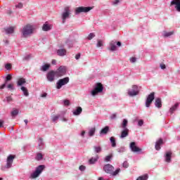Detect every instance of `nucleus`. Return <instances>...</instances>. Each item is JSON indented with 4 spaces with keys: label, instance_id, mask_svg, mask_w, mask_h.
Returning a JSON list of instances; mask_svg holds the SVG:
<instances>
[{
    "label": "nucleus",
    "instance_id": "obj_1",
    "mask_svg": "<svg viewBox=\"0 0 180 180\" xmlns=\"http://www.w3.org/2000/svg\"><path fill=\"white\" fill-rule=\"evenodd\" d=\"M103 171H105L106 174H110L112 176H116L119 175V173L120 172L121 169L120 168H118L115 171V167L112 166V165L107 164L104 165Z\"/></svg>",
    "mask_w": 180,
    "mask_h": 180
},
{
    "label": "nucleus",
    "instance_id": "obj_2",
    "mask_svg": "<svg viewBox=\"0 0 180 180\" xmlns=\"http://www.w3.org/2000/svg\"><path fill=\"white\" fill-rule=\"evenodd\" d=\"M30 34H33V26L27 24L22 27V36L24 37H27L28 36H30Z\"/></svg>",
    "mask_w": 180,
    "mask_h": 180
},
{
    "label": "nucleus",
    "instance_id": "obj_3",
    "mask_svg": "<svg viewBox=\"0 0 180 180\" xmlns=\"http://www.w3.org/2000/svg\"><path fill=\"white\" fill-rule=\"evenodd\" d=\"M103 85H102L101 83H97L96 87L91 91V95L95 96L96 95H98V94L103 92Z\"/></svg>",
    "mask_w": 180,
    "mask_h": 180
},
{
    "label": "nucleus",
    "instance_id": "obj_4",
    "mask_svg": "<svg viewBox=\"0 0 180 180\" xmlns=\"http://www.w3.org/2000/svg\"><path fill=\"white\" fill-rule=\"evenodd\" d=\"M155 99V93L152 92L149 95H148L146 100V107L150 108L151 106V103H153V101Z\"/></svg>",
    "mask_w": 180,
    "mask_h": 180
},
{
    "label": "nucleus",
    "instance_id": "obj_5",
    "mask_svg": "<svg viewBox=\"0 0 180 180\" xmlns=\"http://www.w3.org/2000/svg\"><path fill=\"white\" fill-rule=\"evenodd\" d=\"M44 167H45L44 165L38 166L37 167L35 172L31 174V178L32 179L37 178L39 176V175H40V174H41V172H43V169H44Z\"/></svg>",
    "mask_w": 180,
    "mask_h": 180
},
{
    "label": "nucleus",
    "instance_id": "obj_6",
    "mask_svg": "<svg viewBox=\"0 0 180 180\" xmlns=\"http://www.w3.org/2000/svg\"><path fill=\"white\" fill-rule=\"evenodd\" d=\"M70 82V77H65L63 79H60L56 83V88L57 89H61V87L63 86V85H67Z\"/></svg>",
    "mask_w": 180,
    "mask_h": 180
},
{
    "label": "nucleus",
    "instance_id": "obj_7",
    "mask_svg": "<svg viewBox=\"0 0 180 180\" xmlns=\"http://www.w3.org/2000/svg\"><path fill=\"white\" fill-rule=\"evenodd\" d=\"M139 92V86L137 85H133L131 89L128 90V95L129 96H136Z\"/></svg>",
    "mask_w": 180,
    "mask_h": 180
},
{
    "label": "nucleus",
    "instance_id": "obj_8",
    "mask_svg": "<svg viewBox=\"0 0 180 180\" xmlns=\"http://www.w3.org/2000/svg\"><path fill=\"white\" fill-rule=\"evenodd\" d=\"M92 7H84L80 6L75 9V15H78L79 13H82V12H84V13H86V12H89V11H92Z\"/></svg>",
    "mask_w": 180,
    "mask_h": 180
},
{
    "label": "nucleus",
    "instance_id": "obj_9",
    "mask_svg": "<svg viewBox=\"0 0 180 180\" xmlns=\"http://www.w3.org/2000/svg\"><path fill=\"white\" fill-rule=\"evenodd\" d=\"M15 158L16 156L13 155H8L7 158L6 165L5 168H7V169L11 168L12 164H13V160H15Z\"/></svg>",
    "mask_w": 180,
    "mask_h": 180
},
{
    "label": "nucleus",
    "instance_id": "obj_10",
    "mask_svg": "<svg viewBox=\"0 0 180 180\" xmlns=\"http://www.w3.org/2000/svg\"><path fill=\"white\" fill-rule=\"evenodd\" d=\"M65 12L62 14V20L63 23H65V20L70 18V15H71V11H70V8L65 7L64 9Z\"/></svg>",
    "mask_w": 180,
    "mask_h": 180
},
{
    "label": "nucleus",
    "instance_id": "obj_11",
    "mask_svg": "<svg viewBox=\"0 0 180 180\" xmlns=\"http://www.w3.org/2000/svg\"><path fill=\"white\" fill-rule=\"evenodd\" d=\"M67 70H65V67L60 66L56 71H55L56 77H63V75H65Z\"/></svg>",
    "mask_w": 180,
    "mask_h": 180
},
{
    "label": "nucleus",
    "instance_id": "obj_12",
    "mask_svg": "<svg viewBox=\"0 0 180 180\" xmlns=\"http://www.w3.org/2000/svg\"><path fill=\"white\" fill-rule=\"evenodd\" d=\"M56 77V72L54 70H51L48 72L46 75V78L49 82H53L54 81V77Z\"/></svg>",
    "mask_w": 180,
    "mask_h": 180
},
{
    "label": "nucleus",
    "instance_id": "obj_13",
    "mask_svg": "<svg viewBox=\"0 0 180 180\" xmlns=\"http://www.w3.org/2000/svg\"><path fill=\"white\" fill-rule=\"evenodd\" d=\"M130 148L131 150V151H133V153H139L140 151H141V148L137 147V146H136V142H131L130 143Z\"/></svg>",
    "mask_w": 180,
    "mask_h": 180
},
{
    "label": "nucleus",
    "instance_id": "obj_14",
    "mask_svg": "<svg viewBox=\"0 0 180 180\" xmlns=\"http://www.w3.org/2000/svg\"><path fill=\"white\" fill-rule=\"evenodd\" d=\"M171 6L175 5V9L177 12H180V0H172L170 3Z\"/></svg>",
    "mask_w": 180,
    "mask_h": 180
},
{
    "label": "nucleus",
    "instance_id": "obj_15",
    "mask_svg": "<svg viewBox=\"0 0 180 180\" xmlns=\"http://www.w3.org/2000/svg\"><path fill=\"white\" fill-rule=\"evenodd\" d=\"M163 141L162 139H160L155 143V150H157L158 151H159V150H161V146L162 144H163Z\"/></svg>",
    "mask_w": 180,
    "mask_h": 180
},
{
    "label": "nucleus",
    "instance_id": "obj_16",
    "mask_svg": "<svg viewBox=\"0 0 180 180\" xmlns=\"http://www.w3.org/2000/svg\"><path fill=\"white\" fill-rule=\"evenodd\" d=\"M108 50L110 51H116V42L115 41L110 42V48H108Z\"/></svg>",
    "mask_w": 180,
    "mask_h": 180
},
{
    "label": "nucleus",
    "instance_id": "obj_17",
    "mask_svg": "<svg viewBox=\"0 0 180 180\" xmlns=\"http://www.w3.org/2000/svg\"><path fill=\"white\" fill-rule=\"evenodd\" d=\"M155 106L156 108H158L159 109L162 108V103L161 101V98H158L155 99Z\"/></svg>",
    "mask_w": 180,
    "mask_h": 180
},
{
    "label": "nucleus",
    "instance_id": "obj_18",
    "mask_svg": "<svg viewBox=\"0 0 180 180\" xmlns=\"http://www.w3.org/2000/svg\"><path fill=\"white\" fill-rule=\"evenodd\" d=\"M11 79H12V75H8L6 77L5 83L0 86V89H4L6 86V82H8V81H11Z\"/></svg>",
    "mask_w": 180,
    "mask_h": 180
},
{
    "label": "nucleus",
    "instance_id": "obj_19",
    "mask_svg": "<svg viewBox=\"0 0 180 180\" xmlns=\"http://www.w3.org/2000/svg\"><path fill=\"white\" fill-rule=\"evenodd\" d=\"M171 157H172V152H167L165 154V161L166 162H171Z\"/></svg>",
    "mask_w": 180,
    "mask_h": 180
},
{
    "label": "nucleus",
    "instance_id": "obj_20",
    "mask_svg": "<svg viewBox=\"0 0 180 180\" xmlns=\"http://www.w3.org/2000/svg\"><path fill=\"white\" fill-rule=\"evenodd\" d=\"M57 54L58 56H60V57H63L64 56H66L67 54V50L62 49H58L57 51Z\"/></svg>",
    "mask_w": 180,
    "mask_h": 180
},
{
    "label": "nucleus",
    "instance_id": "obj_21",
    "mask_svg": "<svg viewBox=\"0 0 180 180\" xmlns=\"http://www.w3.org/2000/svg\"><path fill=\"white\" fill-rule=\"evenodd\" d=\"M5 32L7 34H12L15 32V27H9L5 29Z\"/></svg>",
    "mask_w": 180,
    "mask_h": 180
},
{
    "label": "nucleus",
    "instance_id": "obj_22",
    "mask_svg": "<svg viewBox=\"0 0 180 180\" xmlns=\"http://www.w3.org/2000/svg\"><path fill=\"white\" fill-rule=\"evenodd\" d=\"M127 136H129V129H126L121 132L120 138L124 139V137H127Z\"/></svg>",
    "mask_w": 180,
    "mask_h": 180
},
{
    "label": "nucleus",
    "instance_id": "obj_23",
    "mask_svg": "<svg viewBox=\"0 0 180 180\" xmlns=\"http://www.w3.org/2000/svg\"><path fill=\"white\" fill-rule=\"evenodd\" d=\"M81 113H82V108L81 107H77L76 110L73 112V115H75V116H78V115H81Z\"/></svg>",
    "mask_w": 180,
    "mask_h": 180
},
{
    "label": "nucleus",
    "instance_id": "obj_24",
    "mask_svg": "<svg viewBox=\"0 0 180 180\" xmlns=\"http://www.w3.org/2000/svg\"><path fill=\"white\" fill-rule=\"evenodd\" d=\"M178 106H179V103H176V104H174V105H173L170 109H169V112L170 113H174V112H175V110H176V109H178Z\"/></svg>",
    "mask_w": 180,
    "mask_h": 180
},
{
    "label": "nucleus",
    "instance_id": "obj_25",
    "mask_svg": "<svg viewBox=\"0 0 180 180\" xmlns=\"http://www.w3.org/2000/svg\"><path fill=\"white\" fill-rule=\"evenodd\" d=\"M108 131H109V127L106 126L101 130L100 134H108Z\"/></svg>",
    "mask_w": 180,
    "mask_h": 180
},
{
    "label": "nucleus",
    "instance_id": "obj_26",
    "mask_svg": "<svg viewBox=\"0 0 180 180\" xmlns=\"http://www.w3.org/2000/svg\"><path fill=\"white\" fill-rule=\"evenodd\" d=\"M174 31H172V32H167V31H165L163 32V37H169L170 36H172V34H174Z\"/></svg>",
    "mask_w": 180,
    "mask_h": 180
},
{
    "label": "nucleus",
    "instance_id": "obj_27",
    "mask_svg": "<svg viewBox=\"0 0 180 180\" xmlns=\"http://www.w3.org/2000/svg\"><path fill=\"white\" fill-rule=\"evenodd\" d=\"M23 84H26V79H25L24 78H20L18 81V86H22Z\"/></svg>",
    "mask_w": 180,
    "mask_h": 180
},
{
    "label": "nucleus",
    "instance_id": "obj_28",
    "mask_svg": "<svg viewBox=\"0 0 180 180\" xmlns=\"http://www.w3.org/2000/svg\"><path fill=\"white\" fill-rule=\"evenodd\" d=\"M18 115H19V110L13 108V111L11 112V116L15 117V116H18Z\"/></svg>",
    "mask_w": 180,
    "mask_h": 180
},
{
    "label": "nucleus",
    "instance_id": "obj_29",
    "mask_svg": "<svg viewBox=\"0 0 180 180\" xmlns=\"http://www.w3.org/2000/svg\"><path fill=\"white\" fill-rule=\"evenodd\" d=\"M148 179V174H146L143 176H139L136 180H147Z\"/></svg>",
    "mask_w": 180,
    "mask_h": 180
},
{
    "label": "nucleus",
    "instance_id": "obj_30",
    "mask_svg": "<svg viewBox=\"0 0 180 180\" xmlns=\"http://www.w3.org/2000/svg\"><path fill=\"white\" fill-rule=\"evenodd\" d=\"M21 91H22L25 96H27L29 95V91H27V89L26 87L22 86Z\"/></svg>",
    "mask_w": 180,
    "mask_h": 180
},
{
    "label": "nucleus",
    "instance_id": "obj_31",
    "mask_svg": "<svg viewBox=\"0 0 180 180\" xmlns=\"http://www.w3.org/2000/svg\"><path fill=\"white\" fill-rule=\"evenodd\" d=\"M94 150L95 153H102V147L101 146H94Z\"/></svg>",
    "mask_w": 180,
    "mask_h": 180
},
{
    "label": "nucleus",
    "instance_id": "obj_32",
    "mask_svg": "<svg viewBox=\"0 0 180 180\" xmlns=\"http://www.w3.org/2000/svg\"><path fill=\"white\" fill-rule=\"evenodd\" d=\"M110 143L112 144V147H116V139H115V137L111 136L110 138Z\"/></svg>",
    "mask_w": 180,
    "mask_h": 180
},
{
    "label": "nucleus",
    "instance_id": "obj_33",
    "mask_svg": "<svg viewBox=\"0 0 180 180\" xmlns=\"http://www.w3.org/2000/svg\"><path fill=\"white\" fill-rule=\"evenodd\" d=\"M96 130V129L95 127L91 128L89 131V136H90V137H92V136L95 134Z\"/></svg>",
    "mask_w": 180,
    "mask_h": 180
},
{
    "label": "nucleus",
    "instance_id": "obj_34",
    "mask_svg": "<svg viewBox=\"0 0 180 180\" xmlns=\"http://www.w3.org/2000/svg\"><path fill=\"white\" fill-rule=\"evenodd\" d=\"M50 29H51L50 27V25L47 24H44L42 27V30H44V32H48V30H50Z\"/></svg>",
    "mask_w": 180,
    "mask_h": 180
},
{
    "label": "nucleus",
    "instance_id": "obj_35",
    "mask_svg": "<svg viewBox=\"0 0 180 180\" xmlns=\"http://www.w3.org/2000/svg\"><path fill=\"white\" fill-rule=\"evenodd\" d=\"M49 68H50V65L49 64H45L42 66L41 70L45 72V71H47V70H49Z\"/></svg>",
    "mask_w": 180,
    "mask_h": 180
},
{
    "label": "nucleus",
    "instance_id": "obj_36",
    "mask_svg": "<svg viewBox=\"0 0 180 180\" xmlns=\"http://www.w3.org/2000/svg\"><path fill=\"white\" fill-rule=\"evenodd\" d=\"M36 160L37 161H40V160H43V155H41V153H37L36 156Z\"/></svg>",
    "mask_w": 180,
    "mask_h": 180
},
{
    "label": "nucleus",
    "instance_id": "obj_37",
    "mask_svg": "<svg viewBox=\"0 0 180 180\" xmlns=\"http://www.w3.org/2000/svg\"><path fill=\"white\" fill-rule=\"evenodd\" d=\"M127 123H128L127 120L124 119V120L122 122V127H123V129H126V127H127Z\"/></svg>",
    "mask_w": 180,
    "mask_h": 180
},
{
    "label": "nucleus",
    "instance_id": "obj_38",
    "mask_svg": "<svg viewBox=\"0 0 180 180\" xmlns=\"http://www.w3.org/2000/svg\"><path fill=\"white\" fill-rule=\"evenodd\" d=\"M96 161H98V159L92 158L89 160V164H94Z\"/></svg>",
    "mask_w": 180,
    "mask_h": 180
},
{
    "label": "nucleus",
    "instance_id": "obj_39",
    "mask_svg": "<svg viewBox=\"0 0 180 180\" xmlns=\"http://www.w3.org/2000/svg\"><path fill=\"white\" fill-rule=\"evenodd\" d=\"M112 155H107V156L105 157V162H109V161H110V160H112Z\"/></svg>",
    "mask_w": 180,
    "mask_h": 180
},
{
    "label": "nucleus",
    "instance_id": "obj_40",
    "mask_svg": "<svg viewBox=\"0 0 180 180\" xmlns=\"http://www.w3.org/2000/svg\"><path fill=\"white\" fill-rule=\"evenodd\" d=\"M93 37H95V34L90 33L87 37L88 40H92Z\"/></svg>",
    "mask_w": 180,
    "mask_h": 180
},
{
    "label": "nucleus",
    "instance_id": "obj_41",
    "mask_svg": "<svg viewBox=\"0 0 180 180\" xmlns=\"http://www.w3.org/2000/svg\"><path fill=\"white\" fill-rule=\"evenodd\" d=\"M59 118L60 115H54L53 117H52V120L53 122H57V120H58Z\"/></svg>",
    "mask_w": 180,
    "mask_h": 180
},
{
    "label": "nucleus",
    "instance_id": "obj_42",
    "mask_svg": "<svg viewBox=\"0 0 180 180\" xmlns=\"http://www.w3.org/2000/svg\"><path fill=\"white\" fill-rule=\"evenodd\" d=\"M15 8L18 9H22L23 8V4L22 3H18V5H15Z\"/></svg>",
    "mask_w": 180,
    "mask_h": 180
},
{
    "label": "nucleus",
    "instance_id": "obj_43",
    "mask_svg": "<svg viewBox=\"0 0 180 180\" xmlns=\"http://www.w3.org/2000/svg\"><path fill=\"white\" fill-rule=\"evenodd\" d=\"M122 167L124 168H129V162H127V161H124L122 164Z\"/></svg>",
    "mask_w": 180,
    "mask_h": 180
},
{
    "label": "nucleus",
    "instance_id": "obj_44",
    "mask_svg": "<svg viewBox=\"0 0 180 180\" xmlns=\"http://www.w3.org/2000/svg\"><path fill=\"white\" fill-rule=\"evenodd\" d=\"M5 68L6 70H11V68H12V65L11 63H7L5 65Z\"/></svg>",
    "mask_w": 180,
    "mask_h": 180
},
{
    "label": "nucleus",
    "instance_id": "obj_45",
    "mask_svg": "<svg viewBox=\"0 0 180 180\" xmlns=\"http://www.w3.org/2000/svg\"><path fill=\"white\" fill-rule=\"evenodd\" d=\"M102 46H103V42L101 40H98L97 43V47H102Z\"/></svg>",
    "mask_w": 180,
    "mask_h": 180
},
{
    "label": "nucleus",
    "instance_id": "obj_46",
    "mask_svg": "<svg viewBox=\"0 0 180 180\" xmlns=\"http://www.w3.org/2000/svg\"><path fill=\"white\" fill-rule=\"evenodd\" d=\"M38 141H39V146H43V144H44V143H43V139H41V138H39L38 139Z\"/></svg>",
    "mask_w": 180,
    "mask_h": 180
},
{
    "label": "nucleus",
    "instance_id": "obj_47",
    "mask_svg": "<svg viewBox=\"0 0 180 180\" xmlns=\"http://www.w3.org/2000/svg\"><path fill=\"white\" fill-rule=\"evenodd\" d=\"M129 61L131 63H136V61H137V59L136 58H134V57L130 58Z\"/></svg>",
    "mask_w": 180,
    "mask_h": 180
},
{
    "label": "nucleus",
    "instance_id": "obj_48",
    "mask_svg": "<svg viewBox=\"0 0 180 180\" xmlns=\"http://www.w3.org/2000/svg\"><path fill=\"white\" fill-rule=\"evenodd\" d=\"M143 124H144V121H143V120H141L138 122V126H143Z\"/></svg>",
    "mask_w": 180,
    "mask_h": 180
},
{
    "label": "nucleus",
    "instance_id": "obj_49",
    "mask_svg": "<svg viewBox=\"0 0 180 180\" xmlns=\"http://www.w3.org/2000/svg\"><path fill=\"white\" fill-rule=\"evenodd\" d=\"M64 105H65V106H68V105H70V101H68V100H65V101H64Z\"/></svg>",
    "mask_w": 180,
    "mask_h": 180
},
{
    "label": "nucleus",
    "instance_id": "obj_50",
    "mask_svg": "<svg viewBox=\"0 0 180 180\" xmlns=\"http://www.w3.org/2000/svg\"><path fill=\"white\" fill-rule=\"evenodd\" d=\"M85 169H86V167L84 165H81L79 167V169H80V171H85Z\"/></svg>",
    "mask_w": 180,
    "mask_h": 180
},
{
    "label": "nucleus",
    "instance_id": "obj_51",
    "mask_svg": "<svg viewBox=\"0 0 180 180\" xmlns=\"http://www.w3.org/2000/svg\"><path fill=\"white\" fill-rule=\"evenodd\" d=\"M160 68H161L162 70H165V68H167V67L165 66V64L161 63V64H160Z\"/></svg>",
    "mask_w": 180,
    "mask_h": 180
},
{
    "label": "nucleus",
    "instance_id": "obj_52",
    "mask_svg": "<svg viewBox=\"0 0 180 180\" xmlns=\"http://www.w3.org/2000/svg\"><path fill=\"white\" fill-rule=\"evenodd\" d=\"M75 58H76L77 60H79V58H81V53H77V54L75 56Z\"/></svg>",
    "mask_w": 180,
    "mask_h": 180
},
{
    "label": "nucleus",
    "instance_id": "obj_53",
    "mask_svg": "<svg viewBox=\"0 0 180 180\" xmlns=\"http://www.w3.org/2000/svg\"><path fill=\"white\" fill-rule=\"evenodd\" d=\"M7 88H8V89H13V84H8V85L7 86Z\"/></svg>",
    "mask_w": 180,
    "mask_h": 180
},
{
    "label": "nucleus",
    "instance_id": "obj_54",
    "mask_svg": "<svg viewBox=\"0 0 180 180\" xmlns=\"http://www.w3.org/2000/svg\"><path fill=\"white\" fill-rule=\"evenodd\" d=\"M6 99H7V102H12L13 99H12V97L11 96H8L6 97Z\"/></svg>",
    "mask_w": 180,
    "mask_h": 180
},
{
    "label": "nucleus",
    "instance_id": "obj_55",
    "mask_svg": "<svg viewBox=\"0 0 180 180\" xmlns=\"http://www.w3.org/2000/svg\"><path fill=\"white\" fill-rule=\"evenodd\" d=\"M119 2H120V0H115L112 2L113 5H117V4H119Z\"/></svg>",
    "mask_w": 180,
    "mask_h": 180
},
{
    "label": "nucleus",
    "instance_id": "obj_56",
    "mask_svg": "<svg viewBox=\"0 0 180 180\" xmlns=\"http://www.w3.org/2000/svg\"><path fill=\"white\" fill-rule=\"evenodd\" d=\"M4 120H0V129L1 127H4Z\"/></svg>",
    "mask_w": 180,
    "mask_h": 180
},
{
    "label": "nucleus",
    "instance_id": "obj_57",
    "mask_svg": "<svg viewBox=\"0 0 180 180\" xmlns=\"http://www.w3.org/2000/svg\"><path fill=\"white\" fill-rule=\"evenodd\" d=\"M51 64H53V65H56V64H57V61L56 60H52Z\"/></svg>",
    "mask_w": 180,
    "mask_h": 180
},
{
    "label": "nucleus",
    "instance_id": "obj_58",
    "mask_svg": "<svg viewBox=\"0 0 180 180\" xmlns=\"http://www.w3.org/2000/svg\"><path fill=\"white\" fill-rule=\"evenodd\" d=\"M46 96H47V94L46 93H44L43 94L41 95V98H46Z\"/></svg>",
    "mask_w": 180,
    "mask_h": 180
},
{
    "label": "nucleus",
    "instance_id": "obj_59",
    "mask_svg": "<svg viewBox=\"0 0 180 180\" xmlns=\"http://www.w3.org/2000/svg\"><path fill=\"white\" fill-rule=\"evenodd\" d=\"M116 116H117L116 113L112 114L111 116V119H116Z\"/></svg>",
    "mask_w": 180,
    "mask_h": 180
},
{
    "label": "nucleus",
    "instance_id": "obj_60",
    "mask_svg": "<svg viewBox=\"0 0 180 180\" xmlns=\"http://www.w3.org/2000/svg\"><path fill=\"white\" fill-rule=\"evenodd\" d=\"M30 58V56H25L23 60H29Z\"/></svg>",
    "mask_w": 180,
    "mask_h": 180
},
{
    "label": "nucleus",
    "instance_id": "obj_61",
    "mask_svg": "<svg viewBox=\"0 0 180 180\" xmlns=\"http://www.w3.org/2000/svg\"><path fill=\"white\" fill-rule=\"evenodd\" d=\"M117 46H118V47H120V46H122V42L117 41Z\"/></svg>",
    "mask_w": 180,
    "mask_h": 180
},
{
    "label": "nucleus",
    "instance_id": "obj_62",
    "mask_svg": "<svg viewBox=\"0 0 180 180\" xmlns=\"http://www.w3.org/2000/svg\"><path fill=\"white\" fill-rule=\"evenodd\" d=\"M81 136H85V131H83L82 132Z\"/></svg>",
    "mask_w": 180,
    "mask_h": 180
},
{
    "label": "nucleus",
    "instance_id": "obj_63",
    "mask_svg": "<svg viewBox=\"0 0 180 180\" xmlns=\"http://www.w3.org/2000/svg\"><path fill=\"white\" fill-rule=\"evenodd\" d=\"M24 122H25V124H27V123H28L27 120H25Z\"/></svg>",
    "mask_w": 180,
    "mask_h": 180
},
{
    "label": "nucleus",
    "instance_id": "obj_64",
    "mask_svg": "<svg viewBox=\"0 0 180 180\" xmlns=\"http://www.w3.org/2000/svg\"><path fill=\"white\" fill-rule=\"evenodd\" d=\"M11 13H12V11L8 12V15H11Z\"/></svg>",
    "mask_w": 180,
    "mask_h": 180
}]
</instances>
